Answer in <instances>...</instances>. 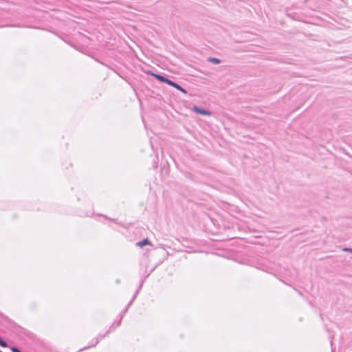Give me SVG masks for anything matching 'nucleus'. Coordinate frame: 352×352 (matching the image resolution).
Here are the masks:
<instances>
[{"mask_svg": "<svg viewBox=\"0 0 352 352\" xmlns=\"http://www.w3.org/2000/svg\"><path fill=\"white\" fill-rule=\"evenodd\" d=\"M193 111H195L196 113L201 114V115L210 116V113L209 111H207L202 109L201 108H199L197 107H194Z\"/></svg>", "mask_w": 352, "mask_h": 352, "instance_id": "nucleus-1", "label": "nucleus"}, {"mask_svg": "<svg viewBox=\"0 0 352 352\" xmlns=\"http://www.w3.org/2000/svg\"><path fill=\"white\" fill-rule=\"evenodd\" d=\"M153 76L157 79L158 80H160V82H166L167 83L168 85H169L171 82L170 80L168 79V78H166L165 77L161 76V75H159V74H153Z\"/></svg>", "mask_w": 352, "mask_h": 352, "instance_id": "nucleus-2", "label": "nucleus"}, {"mask_svg": "<svg viewBox=\"0 0 352 352\" xmlns=\"http://www.w3.org/2000/svg\"><path fill=\"white\" fill-rule=\"evenodd\" d=\"M169 85L176 88L177 89L179 90L180 91H182L184 94H186L187 93L185 89H184L181 86H179V85H177V83L174 82L172 80H171L170 83L169 84Z\"/></svg>", "mask_w": 352, "mask_h": 352, "instance_id": "nucleus-3", "label": "nucleus"}, {"mask_svg": "<svg viewBox=\"0 0 352 352\" xmlns=\"http://www.w3.org/2000/svg\"><path fill=\"white\" fill-rule=\"evenodd\" d=\"M151 245V243L148 240V239H145L142 240V241H140V242L137 243V245L140 247V248H142V247H144V245Z\"/></svg>", "mask_w": 352, "mask_h": 352, "instance_id": "nucleus-4", "label": "nucleus"}, {"mask_svg": "<svg viewBox=\"0 0 352 352\" xmlns=\"http://www.w3.org/2000/svg\"><path fill=\"white\" fill-rule=\"evenodd\" d=\"M210 61H211L215 64H219L220 63V60L216 58H210Z\"/></svg>", "mask_w": 352, "mask_h": 352, "instance_id": "nucleus-5", "label": "nucleus"}, {"mask_svg": "<svg viewBox=\"0 0 352 352\" xmlns=\"http://www.w3.org/2000/svg\"><path fill=\"white\" fill-rule=\"evenodd\" d=\"M0 345L3 347H6L7 344L2 339L0 338Z\"/></svg>", "mask_w": 352, "mask_h": 352, "instance_id": "nucleus-6", "label": "nucleus"}, {"mask_svg": "<svg viewBox=\"0 0 352 352\" xmlns=\"http://www.w3.org/2000/svg\"><path fill=\"white\" fill-rule=\"evenodd\" d=\"M0 352H2V351H0Z\"/></svg>", "mask_w": 352, "mask_h": 352, "instance_id": "nucleus-7", "label": "nucleus"}]
</instances>
